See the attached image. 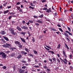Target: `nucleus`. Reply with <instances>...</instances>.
Instances as JSON below:
<instances>
[{
	"label": "nucleus",
	"mask_w": 73,
	"mask_h": 73,
	"mask_svg": "<svg viewBox=\"0 0 73 73\" xmlns=\"http://www.w3.org/2000/svg\"><path fill=\"white\" fill-rule=\"evenodd\" d=\"M33 52L35 54H37V52L35 50H33Z\"/></svg>",
	"instance_id": "nucleus-38"
},
{
	"label": "nucleus",
	"mask_w": 73,
	"mask_h": 73,
	"mask_svg": "<svg viewBox=\"0 0 73 73\" xmlns=\"http://www.w3.org/2000/svg\"><path fill=\"white\" fill-rule=\"evenodd\" d=\"M57 61H58V62L59 63L60 62V59H58L57 60Z\"/></svg>",
	"instance_id": "nucleus-63"
},
{
	"label": "nucleus",
	"mask_w": 73,
	"mask_h": 73,
	"mask_svg": "<svg viewBox=\"0 0 73 73\" xmlns=\"http://www.w3.org/2000/svg\"><path fill=\"white\" fill-rule=\"evenodd\" d=\"M44 48L47 50H48V51H49L50 50V49L49 48H47L46 47H44Z\"/></svg>",
	"instance_id": "nucleus-34"
},
{
	"label": "nucleus",
	"mask_w": 73,
	"mask_h": 73,
	"mask_svg": "<svg viewBox=\"0 0 73 73\" xmlns=\"http://www.w3.org/2000/svg\"><path fill=\"white\" fill-rule=\"evenodd\" d=\"M57 26H58V27H61V25L59 24H58L57 25Z\"/></svg>",
	"instance_id": "nucleus-59"
},
{
	"label": "nucleus",
	"mask_w": 73,
	"mask_h": 73,
	"mask_svg": "<svg viewBox=\"0 0 73 73\" xmlns=\"http://www.w3.org/2000/svg\"><path fill=\"white\" fill-rule=\"evenodd\" d=\"M63 62H64V64H67V63L65 61L63 60Z\"/></svg>",
	"instance_id": "nucleus-52"
},
{
	"label": "nucleus",
	"mask_w": 73,
	"mask_h": 73,
	"mask_svg": "<svg viewBox=\"0 0 73 73\" xmlns=\"http://www.w3.org/2000/svg\"><path fill=\"white\" fill-rule=\"evenodd\" d=\"M21 27L22 29H25V30H27L28 29V28L26 26H23V27L21 26Z\"/></svg>",
	"instance_id": "nucleus-4"
},
{
	"label": "nucleus",
	"mask_w": 73,
	"mask_h": 73,
	"mask_svg": "<svg viewBox=\"0 0 73 73\" xmlns=\"http://www.w3.org/2000/svg\"><path fill=\"white\" fill-rule=\"evenodd\" d=\"M46 70H47V71H48L49 72V71H50V69L47 68L46 69Z\"/></svg>",
	"instance_id": "nucleus-60"
},
{
	"label": "nucleus",
	"mask_w": 73,
	"mask_h": 73,
	"mask_svg": "<svg viewBox=\"0 0 73 73\" xmlns=\"http://www.w3.org/2000/svg\"><path fill=\"white\" fill-rule=\"evenodd\" d=\"M64 35L65 36H66V37H69V35H68V34L66 33L65 32L64 33Z\"/></svg>",
	"instance_id": "nucleus-19"
},
{
	"label": "nucleus",
	"mask_w": 73,
	"mask_h": 73,
	"mask_svg": "<svg viewBox=\"0 0 73 73\" xmlns=\"http://www.w3.org/2000/svg\"><path fill=\"white\" fill-rule=\"evenodd\" d=\"M47 11H46V12H48V13H50L52 12V10H51V8H50L48 9H47Z\"/></svg>",
	"instance_id": "nucleus-8"
},
{
	"label": "nucleus",
	"mask_w": 73,
	"mask_h": 73,
	"mask_svg": "<svg viewBox=\"0 0 73 73\" xmlns=\"http://www.w3.org/2000/svg\"><path fill=\"white\" fill-rule=\"evenodd\" d=\"M21 53L22 54V55H26V54H27V52H25L23 51H21Z\"/></svg>",
	"instance_id": "nucleus-7"
},
{
	"label": "nucleus",
	"mask_w": 73,
	"mask_h": 73,
	"mask_svg": "<svg viewBox=\"0 0 73 73\" xmlns=\"http://www.w3.org/2000/svg\"><path fill=\"white\" fill-rule=\"evenodd\" d=\"M16 28L19 31H22L21 28H20V27L19 26H17Z\"/></svg>",
	"instance_id": "nucleus-10"
},
{
	"label": "nucleus",
	"mask_w": 73,
	"mask_h": 73,
	"mask_svg": "<svg viewBox=\"0 0 73 73\" xmlns=\"http://www.w3.org/2000/svg\"><path fill=\"white\" fill-rule=\"evenodd\" d=\"M2 68H3V69H6L7 68V67H6L5 66H4L2 67Z\"/></svg>",
	"instance_id": "nucleus-41"
},
{
	"label": "nucleus",
	"mask_w": 73,
	"mask_h": 73,
	"mask_svg": "<svg viewBox=\"0 0 73 73\" xmlns=\"http://www.w3.org/2000/svg\"><path fill=\"white\" fill-rule=\"evenodd\" d=\"M22 62H23V63H25V62H27L25 61L24 60H23L22 61Z\"/></svg>",
	"instance_id": "nucleus-57"
},
{
	"label": "nucleus",
	"mask_w": 73,
	"mask_h": 73,
	"mask_svg": "<svg viewBox=\"0 0 73 73\" xmlns=\"http://www.w3.org/2000/svg\"><path fill=\"white\" fill-rule=\"evenodd\" d=\"M17 8L18 10H19L20 9V7H17Z\"/></svg>",
	"instance_id": "nucleus-54"
},
{
	"label": "nucleus",
	"mask_w": 73,
	"mask_h": 73,
	"mask_svg": "<svg viewBox=\"0 0 73 73\" xmlns=\"http://www.w3.org/2000/svg\"><path fill=\"white\" fill-rule=\"evenodd\" d=\"M20 4V3L19 2H18L17 3V5H19Z\"/></svg>",
	"instance_id": "nucleus-58"
},
{
	"label": "nucleus",
	"mask_w": 73,
	"mask_h": 73,
	"mask_svg": "<svg viewBox=\"0 0 73 73\" xmlns=\"http://www.w3.org/2000/svg\"><path fill=\"white\" fill-rule=\"evenodd\" d=\"M9 31L11 32V33L12 35H17V33L16 32H15L13 29H9Z\"/></svg>",
	"instance_id": "nucleus-1"
},
{
	"label": "nucleus",
	"mask_w": 73,
	"mask_h": 73,
	"mask_svg": "<svg viewBox=\"0 0 73 73\" xmlns=\"http://www.w3.org/2000/svg\"><path fill=\"white\" fill-rule=\"evenodd\" d=\"M67 28L69 31H70H70H71V29H70V27H68Z\"/></svg>",
	"instance_id": "nucleus-43"
},
{
	"label": "nucleus",
	"mask_w": 73,
	"mask_h": 73,
	"mask_svg": "<svg viewBox=\"0 0 73 73\" xmlns=\"http://www.w3.org/2000/svg\"><path fill=\"white\" fill-rule=\"evenodd\" d=\"M9 12V10H7L5 11H4V14H6V13H7Z\"/></svg>",
	"instance_id": "nucleus-22"
},
{
	"label": "nucleus",
	"mask_w": 73,
	"mask_h": 73,
	"mask_svg": "<svg viewBox=\"0 0 73 73\" xmlns=\"http://www.w3.org/2000/svg\"><path fill=\"white\" fill-rule=\"evenodd\" d=\"M52 59L54 61H55V62H56V58H52Z\"/></svg>",
	"instance_id": "nucleus-30"
},
{
	"label": "nucleus",
	"mask_w": 73,
	"mask_h": 73,
	"mask_svg": "<svg viewBox=\"0 0 73 73\" xmlns=\"http://www.w3.org/2000/svg\"><path fill=\"white\" fill-rule=\"evenodd\" d=\"M0 33L1 34V35H4L5 34H6V33L5 32V31H1Z\"/></svg>",
	"instance_id": "nucleus-12"
},
{
	"label": "nucleus",
	"mask_w": 73,
	"mask_h": 73,
	"mask_svg": "<svg viewBox=\"0 0 73 73\" xmlns=\"http://www.w3.org/2000/svg\"><path fill=\"white\" fill-rule=\"evenodd\" d=\"M32 37L33 38L32 41H33V42H35V39L34 38V37Z\"/></svg>",
	"instance_id": "nucleus-26"
},
{
	"label": "nucleus",
	"mask_w": 73,
	"mask_h": 73,
	"mask_svg": "<svg viewBox=\"0 0 73 73\" xmlns=\"http://www.w3.org/2000/svg\"><path fill=\"white\" fill-rule=\"evenodd\" d=\"M51 30L53 31H56V29L54 28H52L51 29Z\"/></svg>",
	"instance_id": "nucleus-31"
},
{
	"label": "nucleus",
	"mask_w": 73,
	"mask_h": 73,
	"mask_svg": "<svg viewBox=\"0 0 73 73\" xmlns=\"http://www.w3.org/2000/svg\"><path fill=\"white\" fill-rule=\"evenodd\" d=\"M72 57H73L72 54L70 55L69 57L70 58H71V59H72Z\"/></svg>",
	"instance_id": "nucleus-33"
},
{
	"label": "nucleus",
	"mask_w": 73,
	"mask_h": 73,
	"mask_svg": "<svg viewBox=\"0 0 73 73\" xmlns=\"http://www.w3.org/2000/svg\"><path fill=\"white\" fill-rule=\"evenodd\" d=\"M22 57V55L21 54L19 55L18 56H17V58L19 59V58H21Z\"/></svg>",
	"instance_id": "nucleus-16"
},
{
	"label": "nucleus",
	"mask_w": 73,
	"mask_h": 73,
	"mask_svg": "<svg viewBox=\"0 0 73 73\" xmlns=\"http://www.w3.org/2000/svg\"><path fill=\"white\" fill-rule=\"evenodd\" d=\"M34 67H35V68H39V66H34Z\"/></svg>",
	"instance_id": "nucleus-64"
},
{
	"label": "nucleus",
	"mask_w": 73,
	"mask_h": 73,
	"mask_svg": "<svg viewBox=\"0 0 73 73\" xmlns=\"http://www.w3.org/2000/svg\"><path fill=\"white\" fill-rule=\"evenodd\" d=\"M35 61L36 63H38V60L37 59H35Z\"/></svg>",
	"instance_id": "nucleus-51"
},
{
	"label": "nucleus",
	"mask_w": 73,
	"mask_h": 73,
	"mask_svg": "<svg viewBox=\"0 0 73 73\" xmlns=\"http://www.w3.org/2000/svg\"><path fill=\"white\" fill-rule=\"evenodd\" d=\"M70 16L71 17H72V19H73V14L71 15Z\"/></svg>",
	"instance_id": "nucleus-61"
},
{
	"label": "nucleus",
	"mask_w": 73,
	"mask_h": 73,
	"mask_svg": "<svg viewBox=\"0 0 73 73\" xmlns=\"http://www.w3.org/2000/svg\"><path fill=\"white\" fill-rule=\"evenodd\" d=\"M48 9H47V8L46 7H45L43 9V10H45L47 11Z\"/></svg>",
	"instance_id": "nucleus-46"
},
{
	"label": "nucleus",
	"mask_w": 73,
	"mask_h": 73,
	"mask_svg": "<svg viewBox=\"0 0 73 73\" xmlns=\"http://www.w3.org/2000/svg\"><path fill=\"white\" fill-rule=\"evenodd\" d=\"M46 29V30L45 31H43V33H46V31H48V29Z\"/></svg>",
	"instance_id": "nucleus-27"
},
{
	"label": "nucleus",
	"mask_w": 73,
	"mask_h": 73,
	"mask_svg": "<svg viewBox=\"0 0 73 73\" xmlns=\"http://www.w3.org/2000/svg\"><path fill=\"white\" fill-rule=\"evenodd\" d=\"M0 55H1L2 57L3 58H5L6 56H7V55L5 54V53L4 52H0Z\"/></svg>",
	"instance_id": "nucleus-3"
},
{
	"label": "nucleus",
	"mask_w": 73,
	"mask_h": 73,
	"mask_svg": "<svg viewBox=\"0 0 73 73\" xmlns=\"http://www.w3.org/2000/svg\"><path fill=\"white\" fill-rule=\"evenodd\" d=\"M44 17V15L43 14H42L40 15V16H39V18H42Z\"/></svg>",
	"instance_id": "nucleus-24"
},
{
	"label": "nucleus",
	"mask_w": 73,
	"mask_h": 73,
	"mask_svg": "<svg viewBox=\"0 0 73 73\" xmlns=\"http://www.w3.org/2000/svg\"><path fill=\"white\" fill-rule=\"evenodd\" d=\"M35 25H36V26H39V25H40V24L38 23H35Z\"/></svg>",
	"instance_id": "nucleus-39"
},
{
	"label": "nucleus",
	"mask_w": 73,
	"mask_h": 73,
	"mask_svg": "<svg viewBox=\"0 0 73 73\" xmlns=\"http://www.w3.org/2000/svg\"><path fill=\"white\" fill-rule=\"evenodd\" d=\"M22 23L23 24H25V21H23L22 22Z\"/></svg>",
	"instance_id": "nucleus-49"
},
{
	"label": "nucleus",
	"mask_w": 73,
	"mask_h": 73,
	"mask_svg": "<svg viewBox=\"0 0 73 73\" xmlns=\"http://www.w3.org/2000/svg\"><path fill=\"white\" fill-rule=\"evenodd\" d=\"M65 47L67 49H68V50H69V47H68V45L66 44V43H65Z\"/></svg>",
	"instance_id": "nucleus-20"
},
{
	"label": "nucleus",
	"mask_w": 73,
	"mask_h": 73,
	"mask_svg": "<svg viewBox=\"0 0 73 73\" xmlns=\"http://www.w3.org/2000/svg\"><path fill=\"white\" fill-rule=\"evenodd\" d=\"M28 56H31V57H34L33 55L31 53H29L28 54Z\"/></svg>",
	"instance_id": "nucleus-18"
},
{
	"label": "nucleus",
	"mask_w": 73,
	"mask_h": 73,
	"mask_svg": "<svg viewBox=\"0 0 73 73\" xmlns=\"http://www.w3.org/2000/svg\"><path fill=\"white\" fill-rule=\"evenodd\" d=\"M11 18H12V16H10L9 17V19L11 20Z\"/></svg>",
	"instance_id": "nucleus-53"
},
{
	"label": "nucleus",
	"mask_w": 73,
	"mask_h": 73,
	"mask_svg": "<svg viewBox=\"0 0 73 73\" xmlns=\"http://www.w3.org/2000/svg\"><path fill=\"white\" fill-rule=\"evenodd\" d=\"M30 24V23H29V22H28V23H26V24H27V25H29Z\"/></svg>",
	"instance_id": "nucleus-56"
},
{
	"label": "nucleus",
	"mask_w": 73,
	"mask_h": 73,
	"mask_svg": "<svg viewBox=\"0 0 73 73\" xmlns=\"http://www.w3.org/2000/svg\"><path fill=\"white\" fill-rule=\"evenodd\" d=\"M15 43L16 45H20V42H19V41H15Z\"/></svg>",
	"instance_id": "nucleus-11"
},
{
	"label": "nucleus",
	"mask_w": 73,
	"mask_h": 73,
	"mask_svg": "<svg viewBox=\"0 0 73 73\" xmlns=\"http://www.w3.org/2000/svg\"><path fill=\"white\" fill-rule=\"evenodd\" d=\"M29 21L30 23H31V24H33V21H31V20H29Z\"/></svg>",
	"instance_id": "nucleus-37"
},
{
	"label": "nucleus",
	"mask_w": 73,
	"mask_h": 73,
	"mask_svg": "<svg viewBox=\"0 0 73 73\" xmlns=\"http://www.w3.org/2000/svg\"><path fill=\"white\" fill-rule=\"evenodd\" d=\"M19 33H20L21 35H23L24 36H25V34L27 33V32H22L20 33L19 32Z\"/></svg>",
	"instance_id": "nucleus-9"
},
{
	"label": "nucleus",
	"mask_w": 73,
	"mask_h": 73,
	"mask_svg": "<svg viewBox=\"0 0 73 73\" xmlns=\"http://www.w3.org/2000/svg\"><path fill=\"white\" fill-rule=\"evenodd\" d=\"M1 41H2L3 42H4V43H5V40H4L3 39L1 38Z\"/></svg>",
	"instance_id": "nucleus-28"
},
{
	"label": "nucleus",
	"mask_w": 73,
	"mask_h": 73,
	"mask_svg": "<svg viewBox=\"0 0 73 73\" xmlns=\"http://www.w3.org/2000/svg\"><path fill=\"white\" fill-rule=\"evenodd\" d=\"M60 47H61V44H59L58 45L57 49H59Z\"/></svg>",
	"instance_id": "nucleus-25"
},
{
	"label": "nucleus",
	"mask_w": 73,
	"mask_h": 73,
	"mask_svg": "<svg viewBox=\"0 0 73 73\" xmlns=\"http://www.w3.org/2000/svg\"><path fill=\"white\" fill-rule=\"evenodd\" d=\"M15 55V54L14 53H13L11 54V57H13Z\"/></svg>",
	"instance_id": "nucleus-29"
},
{
	"label": "nucleus",
	"mask_w": 73,
	"mask_h": 73,
	"mask_svg": "<svg viewBox=\"0 0 73 73\" xmlns=\"http://www.w3.org/2000/svg\"><path fill=\"white\" fill-rule=\"evenodd\" d=\"M49 61H50V62H52V59L51 58H49V59H48Z\"/></svg>",
	"instance_id": "nucleus-48"
},
{
	"label": "nucleus",
	"mask_w": 73,
	"mask_h": 73,
	"mask_svg": "<svg viewBox=\"0 0 73 73\" xmlns=\"http://www.w3.org/2000/svg\"><path fill=\"white\" fill-rule=\"evenodd\" d=\"M24 70H22L21 68H20L19 70V72L20 73H24Z\"/></svg>",
	"instance_id": "nucleus-6"
},
{
	"label": "nucleus",
	"mask_w": 73,
	"mask_h": 73,
	"mask_svg": "<svg viewBox=\"0 0 73 73\" xmlns=\"http://www.w3.org/2000/svg\"><path fill=\"white\" fill-rule=\"evenodd\" d=\"M46 1L45 0H43L42 1V3H45V2H46Z\"/></svg>",
	"instance_id": "nucleus-55"
},
{
	"label": "nucleus",
	"mask_w": 73,
	"mask_h": 73,
	"mask_svg": "<svg viewBox=\"0 0 73 73\" xmlns=\"http://www.w3.org/2000/svg\"><path fill=\"white\" fill-rule=\"evenodd\" d=\"M36 22L37 23H40V24H42V21H41V20H38L36 21Z\"/></svg>",
	"instance_id": "nucleus-17"
},
{
	"label": "nucleus",
	"mask_w": 73,
	"mask_h": 73,
	"mask_svg": "<svg viewBox=\"0 0 73 73\" xmlns=\"http://www.w3.org/2000/svg\"><path fill=\"white\" fill-rule=\"evenodd\" d=\"M27 68V67L26 66H23L22 67V69H25Z\"/></svg>",
	"instance_id": "nucleus-44"
},
{
	"label": "nucleus",
	"mask_w": 73,
	"mask_h": 73,
	"mask_svg": "<svg viewBox=\"0 0 73 73\" xmlns=\"http://www.w3.org/2000/svg\"><path fill=\"white\" fill-rule=\"evenodd\" d=\"M5 44L6 45H2V46H3V47H4V48H9V47L11 46V44H9L8 43H6Z\"/></svg>",
	"instance_id": "nucleus-2"
},
{
	"label": "nucleus",
	"mask_w": 73,
	"mask_h": 73,
	"mask_svg": "<svg viewBox=\"0 0 73 73\" xmlns=\"http://www.w3.org/2000/svg\"><path fill=\"white\" fill-rule=\"evenodd\" d=\"M30 4L31 7H35V5H33V3H31Z\"/></svg>",
	"instance_id": "nucleus-42"
},
{
	"label": "nucleus",
	"mask_w": 73,
	"mask_h": 73,
	"mask_svg": "<svg viewBox=\"0 0 73 73\" xmlns=\"http://www.w3.org/2000/svg\"><path fill=\"white\" fill-rule=\"evenodd\" d=\"M66 33H68V35H71L72 36V33H70L68 31H66Z\"/></svg>",
	"instance_id": "nucleus-15"
},
{
	"label": "nucleus",
	"mask_w": 73,
	"mask_h": 73,
	"mask_svg": "<svg viewBox=\"0 0 73 73\" xmlns=\"http://www.w3.org/2000/svg\"><path fill=\"white\" fill-rule=\"evenodd\" d=\"M33 17L35 19H37V18H38V16L35 15L33 16Z\"/></svg>",
	"instance_id": "nucleus-47"
},
{
	"label": "nucleus",
	"mask_w": 73,
	"mask_h": 73,
	"mask_svg": "<svg viewBox=\"0 0 73 73\" xmlns=\"http://www.w3.org/2000/svg\"><path fill=\"white\" fill-rule=\"evenodd\" d=\"M44 69H48V67H47L46 65H44Z\"/></svg>",
	"instance_id": "nucleus-40"
},
{
	"label": "nucleus",
	"mask_w": 73,
	"mask_h": 73,
	"mask_svg": "<svg viewBox=\"0 0 73 73\" xmlns=\"http://www.w3.org/2000/svg\"><path fill=\"white\" fill-rule=\"evenodd\" d=\"M62 52L64 55V56L66 58H67L68 57L67 56V55L66 54V53H65V50H62Z\"/></svg>",
	"instance_id": "nucleus-5"
},
{
	"label": "nucleus",
	"mask_w": 73,
	"mask_h": 73,
	"mask_svg": "<svg viewBox=\"0 0 73 73\" xmlns=\"http://www.w3.org/2000/svg\"><path fill=\"white\" fill-rule=\"evenodd\" d=\"M46 46L47 47V48H49V49H52V48L51 47H50V46H47V45H46Z\"/></svg>",
	"instance_id": "nucleus-36"
},
{
	"label": "nucleus",
	"mask_w": 73,
	"mask_h": 73,
	"mask_svg": "<svg viewBox=\"0 0 73 73\" xmlns=\"http://www.w3.org/2000/svg\"><path fill=\"white\" fill-rule=\"evenodd\" d=\"M18 45V47H19V48H22L23 45H21V43H20Z\"/></svg>",
	"instance_id": "nucleus-23"
},
{
	"label": "nucleus",
	"mask_w": 73,
	"mask_h": 73,
	"mask_svg": "<svg viewBox=\"0 0 73 73\" xmlns=\"http://www.w3.org/2000/svg\"><path fill=\"white\" fill-rule=\"evenodd\" d=\"M59 29L60 31H61V32H64V31H62V29H61V28H59Z\"/></svg>",
	"instance_id": "nucleus-45"
},
{
	"label": "nucleus",
	"mask_w": 73,
	"mask_h": 73,
	"mask_svg": "<svg viewBox=\"0 0 73 73\" xmlns=\"http://www.w3.org/2000/svg\"><path fill=\"white\" fill-rule=\"evenodd\" d=\"M48 52L49 53L51 52L52 54H54V52L53 51H49Z\"/></svg>",
	"instance_id": "nucleus-35"
},
{
	"label": "nucleus",
	"mask_w": 73,
	"mask_h": 73,
	"mask_svg": "<svg viewBox=\"0 0 73 73\" xmlns=\"http://www.w3.org/2000/svg\"><path fill=\"white\" fill-rule=\"evenodd\" d=\"M24 50L26 51V52H27V53H29V49H28V48H26L24 49Z\"/></svg>",
	"instance_id": "nucleus-21"
},
{
	"label": "nucleus",
	"mask_w": 73,
	"mask_h": 73,
	"mask_svg": "<svg viewBox=\"0 0 73 73\" xmlns=\"http://www.w3.org/2000/svg\"><path fill=\"white\" fill-rule=\"evenodd\" d=\"M29 8L30 9H31H31H35V7H32L31 6H30L29 7Z\"/></svg>",
	"instance_id": "nucleus-32"
},
{
	"label": "nucleus",
	"mask_w": 73,
	"mask_h": 73,
	"mask_svg": "<svg viewBox=\"0 0 73 73\" xmlns=\"http://www.w3.org/2000/svg\"><path fill=\"white\" fill-rule=\"evenodd\" d=\"M3 37L6 41H9V39L8 38V37H7L5 36H3Z\"/></svg>",
	"instance_id": "nucleus-14"
},
{
	"label": "nucleus",
	"mask_w": 73,
	"mask_h": 73,
	"mask_svg": "<svg viewBox=\"0 0 73 73\" xmlns=\"http://www.w3.org/2000/svg\"><path fill=\"white\" fill-rule=\"evenodd\" d=\"M57 13H55L54 14V15L55 16H57Z\"/></svg>",
	"instance_id": "nucleus-62"
},
{
	"label": "nucleus",
	"mask_w": 73,
	"mask_h": 73,
	"mask_svg": "<svg viewBox=\"0 0 73 73\" xmlns=\"http://www.w3.org/2000/svg\"><path fill=\"white\" fill-rule=\"evenodd\" d=\"M20 39L22 41H23V42L25 43V39L24 38H22L21 37H20Z\"/></svg>",
	"instance_id": "nucleus-13"
},
{
	"label": "nucleus",
	"mask_w": 73,
	"mask_h": 73,
	"mask_svg": "<svg viewBox=\"0 0 73 73\" xmlns=\"http://www.w3.org/2000/svg\"><path fill=\"white\" fill-rule=\"evenodd\" d=\"M68 1L69 4L68 5H70V3L71 1L70 0H68Z\"/></svg>",
	"instance_id": "nucleus-50"
}]
</instances>
